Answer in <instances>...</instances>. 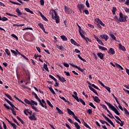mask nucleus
Here are the masks:
<instances>
[{"label":"nucleus","instance_id":"bf43d9fd","mask_svg":"<svg viewBox=\"0 0 129 129\" xmlns=\"http://www.w3.org/2000/svg\"><path fill=\"white\" fill-rule=\"evenodd\" d=\"M29 109H25L24 110V113H25V115L28 116V113H27V112H28V111H29Z\"/></svg>","mask_w":129,"mask_h":129},{"label":"nucleus","instance_id":"a18cd8bd","mask_svg":"<svg viewBox=\"0 0 129 129\" xmlns=\"http://www.w3.org/2000/svg\"><path fill=\"white\" fill-rule=\"evenodd\" d=\"M84 125L86 126V127H87V128L91 129V127H90L89 125L87 124V123L84 121Z\"/></svg>","mask_w":129,"mask_h":129},{"label":"nucleus","instance_id":"0eeeda50","mask_svg":"<svg viewBox=\"0 0 129 129\" xmlns=\"http://www.w3.org/2000/svg\"><path fill=\"white\" fill-rule=\"evenodd\" d=\"M64 12L66 14H68V15L72 14V10L66 6H64Z\"/></svg>","mask_w":129,"mask_h":129},{"label":"nucleus","instance_id":"7ed1b4c3","mask_svg":"<svg viewBox=\"0 0 129 129\" xmlns=\"http://www.w3.org/2000/svg\"><path fill=\"white\" fill-rule=\"evenodd\" d=\"M119 17V22H120L121 23H124L125 22H127L126 18H127V16L123 15L122 13L120 12Z\"/></svg>","mask_w":129,"mask_h":129},{"label":"nucleus","instance_id":"cd10ccee","mask_svg":"<svg viewBox=\"0 0 129 129\" xmlns=\"http://www.w3.org/2000/svg\"><path fill=\"white\" fill-rule=\"evenodd\" d=\"M5 95L8 97L9 98V99H10V100H11V101H14V100H13V98H12V96H11V95L7 94V93H5Z\"/></svg>","mask_w":129,"mask_h":129},{"label":"nucleus","instance_id":"6ab92c4d","mask_svg":"<svg viewBox=\"0 0 129 129\" xmlns=\"http://www.w3.org/2000/svg\"><path fill=\"white\" fill-rule=\"evenodd\" d=\"M4 106L7 108V109H11V111L14 112L15 111V108H10V106H7L6 104H4Z\"/></svg>","mask_w":129,"mask_h":129},{"label":"nucleus","instance_id":"79ce46f5","mask_svg":"<svg viewBox=\"0 0 129 129\" xmlns=\"http://www.w3.org/2000/svg\"><path fill=\"white\" fill-rule=\"evenodd\" d=\"M116 67H117V68H119L121 69V70H123V68H122V67H121V66L118 64V63H115Z\"/></svg>","mask_w":129,"mask_h":129},{"label":"nucleus","instance_id":"4be33fe9","mask_svg":"<svg viewBox=\"0 0 129 129\" xmlns=\"http://www.w3.org/2000/svg\"><path fill=\"white\" fill-rule=\"evenodd\" d=\"M67 110H68V112L69 113V114H70V115H73L74 116V115H75V114L74 113V112L72 111H71V110L69 108H67Z\"/></svg>","mask_w":129,"mask_h":129},{"label":"nucleus","instance_id":"a878e982","mask_svg":"<svg viewBox=\"0 0 129 129\" xmlns=\"http://www.w3.org/2000/svg\"><path fill=\"white\" fill-rule=\"evenodd\" d=\"M16 13H17L18 16H22V15L23 14L21 12V10H20V9H19V8L16 9Z\"/></svg>","mask_w":129,"mask_h":129},{"label":"nucleus","instance_id":"e2e57ef3","mask_svg":"<svg viewBox=\"0 0 129 129\" xmlns=\"http://www.w3.org/2000/svg\"><path fill=\"white\" fill-rule=\"evenodd\" d=\"M86 6L87 8H90V6L89 5V2H88V0L86 1Z\"/></svg>","mask_w":129,"mask_h":129},{"label":"nucleus","instance_id":"c85d7f7f","mask_svg":"<svg viewBox=\"0 0 129 129\" xmlns=\"http://www.w3.org/2000/svg\"><path fill=\"white\" fill-rule=\"evenodd\" d=\"M109 35H110L111 38H112V39H113V40L116 41V37H115V36H114V35H113L111 32H110Z\"/></svg>","mask_w":129,"mask_h":129},{"label":"nucleus","instance_id":"2f4dec72","mask_svg":"<svg viewBox=\"0 0 129 129\" xmlns=\"http://www.w3.org/2000/svg\"><path fill=\"white\" fill-rule=\"evenodd\" d=\"M43 67H44L45 70L47 71V72H49V69L48 68V65H47V64L44 63Z\"/></svg>","mask_w":129,"mask_h":129},{"label":"nucleus","instance_id":"1a4fd4ad","mask_svg":"<svg viewBox=\"0 0 129 129\" xmlns=\"http://www.w3.org/2000/svg\"><path fill=\"white\" fill-rule=\"evenodd\" d=\"M81 37L83 38L84 39V40H85L86 42H87V43H88V42H90V43H91L92 42V40H91V39H89L88 37H86L83 34H81Z\"/></svg>","mask_w":129,"mask_h":129},{"label":"nucleus","instance_id":"72a5a7b5","mask_svg":"<svg viewBox=\"0 0 129 129\" xmlns=\"http://www.w3.org/2000/svg\"><path fill=\"white\" fill-rule=\"evenodd\" d=\"M48 89L50 90V91L52 92V94H54V95H56V93H55V91L52 87H48Z\"/></svg>","mask_w":129,"mask_h":129},{"label":"nucleus","instance_id":"3c124183","mask_svg":"<svg viewBox=\"0 0 129 129\" xmlns=\"http://www.w3.org/2000/svg\"><path fill=\"white\" fill-rule=\"evenodd\" d=\"M10 124L11 125H12V126H13V128L17 129V125H16V124L11 122V123Z\"/></svg>","mask_w":129,"mask_h":129},{"label":"nucleus","instance_id":"5fc2aeb1","mask_svg":"<svg viewBox=\"0 0 129 129\" xmlns=\"http://www.w3.org/2000/svg\"><path fill=\"white\" fill-rule=\"evenodd\" d=\"M89 105H90V106H91V107H93V108H94V109L96 108V107H95V106L93 105V103H92V102L90 103L89 104Z\"/></svg>","mask_w":129,"mask_h":129},{"label":"nucleus","instance_id":"37998d69","mask_svg":"<svg viewBox=\"0 0 129 129\" xmlns=\"http://www.w3.org/2000/svg\"><path fill=\"white\" fill-rule=\"evenodd\" d=\"M46 102L47 103V104H48L49 106H50V107H51L52 108H53V105H52V104H51V102H50V101H49L48 100H47L46 101Z\"/></svg>","mask_w":129,"mask_h":129},{"label":"nucleus","instance_id":"aec40b11","mask_svg":"<svg viewBox=\"0 0 129 129\" xmlns=\"http://www.w3.org/2000/svg\"><path fill=\"white\" fill-rule=\"evenodd\" d=\"M97 56L98 57H99L100 58V59H101V60H103V53H101V52H98L97 53Z\"/></svg>","mask_w":129,"mask_h":129},{"label":"nucleus","instance_id":"f257e3e1","mask_svg":"<svg viewBox=\"0 0 129 129\" xmlns=\"http://www.w3.org/2000/svg\"><path fill=\"white\" fill-rule=\"evenodd\" d=\"M50 15L51 16L53 20H55L56 24H59L60 23V19L58 14L55 10L52 9L50 11Z\"/></svg>","mask_w":129,"mask_h":129},{"label":"nucleus","instance_id":"423d86ee","mask_svg":"<svg viewBox=\"0 0 129 129\" xmlns=\"http://www.w3.org/2000/svg\"><path fill=\"white\" fill-rule=\"evenodd\" d=\"M24 102H25V103H27V104H29V105L31 104V103H33L34 104H35V105H38V103L33 100H31V101H30L27 99H25Z\"/></svg>","mask_w":129,"mask_h":129},{"label":"nucleus","instance_id":"6e6d98bb","mask_svg":"<svg viewBox=\"0 0 129 129\" xmlns=\"http://www.w3.org/2000/svg\"><path fill=\"white\" fill-rule=\"evenodd\" d=\"M8 20L9 19L6 17H3L2 18H1V21H3V22H6V21H8Z\"/></svg>","mask_w":129,"mask_h":129},{"label":"nucleus","instance_id":"9b49d317","mask_svg":"<svg viewBox=\"0 0 129 129\" xmlns=\"http://www.w3.org/2000/svg\"><path fill=\"white\" fill-rule=\"evenodd\" d=\"M108 54L109 55H114L115 54V51H114V49L112 48H110L108 51Z\"/></svg>","mask_w":129,"mask_h":129},{"label":"nucleus","instance_id":"052dcab7","mask_svg":"<svg viewBox=\"0 0 129 129\" xmlns=\"http://www.w3.org/2000/svg\"><path fill=\"white\" fill-rule=\"evenodd\" d=\"M32 95H34L35 96V98H36V99H37V98H38L39 97H38V95H37V94H36V93L33 92L32 93Z\"/></svg>","mask_w":129,"mask_h":129},{"label":"nucleus","instance_id":"338daca9","mask_svg":"<svg viewBox=\"0 0 129 129\" xmlns=\"http://www.w3.org/2000/svg\"><path fill=\"white\" fill-rule=\"evenodd\" d=\"M42 19H43L44 20V21H45V22H48V20L47 19V18H46V17H45V16H42V17H41Z\"/></svg>","mask_w":129,"mask_h":129},{"label":"nucleus","instance_id":"f8f14e48","mask_svg":"<svg viewBox=\"0 0 129 129\" xmlns=\"http://www.w3.org/2000/svg\"><path fill=\"white\" fill-rule=\"evenodd\" d=\"M102 115L104 117V118H105L106 120L108 121V122H109L110 124L113 123L112 121H111V120H110L108 117L105 116L104 114L102 113Z\"/></svg>","mask_w":129,"mask_h":129},{"label":"nucleus","instance_id":"4468645a","mask_svg":"<svg viewBox=\"0 0 129 129\" xmlns=\"http://www.w3.org/2000/svg\"><path fill=\"white\" fill-rule=\"evenodd\" d=\"M92 98H93L94 101L96 102L97 103H99L100 102V99L97 96L94 97V96H92Z\"/></svg>","mask_w":129,"mask_h":129},{"label":"nucleus","instance_id":"393cba45","mask_svg":"<svg viewBox=\"0 0 129 129\" xmlns=\"http://www.w3.org/2000/svg\"><path fill=\"white\" fill-rule=\"evenodd\" d=\"M56 110H57L58 113L59 114H64V112H63V111L60 109V108H58V107H56Z\"/></svg>","mask_w":129,"mask_h":129},{"label":"nucleus","instance_id":"7c9ffc66","mask_svg":"<svg viewBox=\"0 0 129 129\" xmlns=\"http://www.w3.org/2000/svg\"><path fill=\"white\" fill-rule=\"evenodd\" d=\"M25 11L27 12V13H30L32 15L34 14V12H33V11H31V10H30V9H29V8H25Z\"/></svg>","mask_w":129,"mask_h":129},{"label":"nucleus","instance_id":"ea45409f","mask_svg":"<svg viewBox=\"0 0 129 129\" xmlns=\"http://www.w3.org/2000/svg\"><path fill=\"white\" fill-rule=\"evenodd\" d=\"M75 126L76 127L77 129H81L80 128V125H79V124H78V123L77 122H75Z\"/></svg>","mask_w":129,"mask_h":129},{"label":"nucleus","instance_id":"69168bd1","mask_svg":"<svg viewBox=\"0 0 129 129\" xmlns=\"http://www.w3.org/2000/svg\"><path fill=\"white\" fill-rule=\"evenodd\" d=\"M84 13H85L86 15H89V11H88V10H84Z\"/></svg>","mask_w":129,"mask_h":129},{"label":"nucleus","instance_id":"c756f323","mask_svg":"<svg viewBox=\"0 0 129 129\" xmlns=\"http://www.w3.org/2000/svg\"><path fill=\"white\" fill-rule=\"evenodd\" d=\"M73 117L76 120H77V121H78V122H79V123H81V121L79 119H78V116L75 115L73 116Z\"/></svg>","mask_w":129,"mask_h":129},{"label":"nucleus","instance_id":"20e7f679","mask_svg":"<svg viewBox=\"0 0 129 129\" xmlns=\"http://www.w3.org/2000/svg\"><path fill=\"white\" fill-rule=\"evenodd\" d=\"M77 8L79 11L80 14H82V11L84 10V8H85V6L82 4H78L77 6Z\"/></svg>","mask_w":129,"mask_h":129},{"label":"nucleus","instance_id":"6e6552de","mask_svg":"<svg viewBox=\"0 0 129 129\" xmlns=\"http://www.w3.org/2000/svg\"><path fill=\"white\" fill-rule=\"evenodd\" d=\"M70 65H71V66H73L74 67V68H76L77 69L79 70V71H81V72H84V70L81 69V68H80V67L75 66V64H74L73 63H71Z\"/></svg>","mask_w":129,"mask_h":129},{"label":"nucleus","instance_id":"603ef678","mask_svg":"<svg viewBox=\"0 0 129 129\" xmlns=\"http://www.w3.org/2000/svg\"><path fill=\"white\" fill-rule=\"evenodd\" d=\"M80 102L82 103L83 105H86L85 102L81 98H80Z\"/></svg>","mask_w":129,"mask_h":129},{"label":"nucleus","instance_id":"b1692460","mask_svg":"<svg viewBox=\"0 0 129 129\" xmlns=\"http://www.w3.org/2000/svg\"><path fill=\"white\" fill-rule=\"evenodd\" d=\"M25 26V24H20L19 23L18 24H13V27H24Z\"/></svg>","mask_w":129,"mask_h":129},{"label":"nucleus","instance_id":"c9c22d12","mask_svg":"<svg viewBox=\"0 0 129 129\" xmlns=\"http://www.w3.org/2000/svg\"><path fill=\"white\" fill-rule=\"evenodd\" d=\"M49 78H51V79H52V80H54V81H55V82H57V80L53 76H52L51 75H49Z\"/></svg>","mask_w":129,"mask_h":129},{"label":"nucleus","instance_id":"4c0bfd02","mask_svg":"<svg viewBox=\"0 0 129 129\" xmlns=\"http://www.w3.org/2000/svg\"><path fill=\"white\" fill-rule=\"evenodd\" d=\"M123 110L125 112V114H126V115H127V116H129V112H128L127 109H126V108H124Z\"/></svg>","mask_w":129,"mask_h":129},{"label":"nucleus","instance_id":"58836bf2","mask_svg":"<svg viewBox=\"0 0 129 129\" xmlns=\"http://www.w3.org/2000/svg\"><path fill=\"white\" fill-rule=\"evenodd\" d=\"M78 58H79L80 59V60H81L83 62H86V60L84 59L83 58H82V57H81V56H80V54H78Z\"/></svg>","mask_w":129,"mask_h":129},{"label":"nucleus","instance_id":"8fccbe9b","mask_svg":"<svg viewBox=\"0 0 129 129\" xmlns=\"http://www.w3.org/2000/svg\"><path fill=\"white\" fill-rule=\"evenodd\" d=\"M77 26L79 28V33H80V35H82V34L81 33V27L80 26H79V25H78V24H77Z\"/></svg>","mask_w":129,"mask_h":129},{"label":"nucleus","instance_id":"a19ab883","mask_svg":"<svg viewBox=\"0 0 129 129\" xmlns=\"http://www.w3.org/2000/svg\"><path fill=\"white\" fill-rule=\"evenodd\" d=\"M117 11L116 7H113L112 10V13L113 15H115V11Z\"/></svg>","mask_w":129,"mask_h":129},{"label":"nucleus","instance_id":"9d476101","mask_svg":"<svg viewBox=\"0 0 129 129\" xmlns=\"http://www.w3.org/2000/svg\"><path fill=\"white\" fill-rule=\"evenodd\" d=\"M74 95H73L72 96V97L75 98V99H76V100H77L78 102H79V101H80V100L79 98H78V96H77V92H76V91L74 92Z\"/></svg>","mask_w":129,"mask_h":129},{"label":"nucleus","instance_id":"2eb2a0df","mask_svg":"<svg viewBox=\"0 0 129 129\" xmlns=\"http://www.w3.org/2000/svg\"><path fill=\"white\" fill-rule=\"evenodd\" d=\"M88 87L89 89L91 90V91H93V92L95 93V94H96V95H97V96H99L98 93H97V92L95 89H94L93 88H92L90 86H89Z\"/></svg>","mask_w":129,"mask_h":129},{"label":"nucleus","instance_id":"4d7b16f0","mask_svg":"<svg viewBox=\"0 0 129 129\" xmlns=\"http://www.w3.org/2000/svg\"><path fill=\"white\" fill-rule=\"evenodd\" d=\"M57 48L59 49V50H64V47L62 46V45L61 46H59V45H57Z\"/></svg>","mask_w":129,"mask_h":129},{"label":"nucleus","instance_id":"09e8293b","mask_svg":"<svg viewBox=\"0 0 129 129\" xmlns=\"http://www.w3.org/2000/svg\"><path fill=\"white\" fill-rule=\"evenodd\" d=\"M100 106H101V107H102L104 109H105V110H106V109H107V107H106V106H105V105L102 104H100Z\"/></svg>","mask_w":129,"mask_h":129},{"label":"nucleus","instance_id":"473e14b6","mask_svg":"<svg viewBox=\"0 0 129 129\" xmlns=\"http://www.w3.org/2000/svg\"><path fill=\"white\" fill-rule=\"evenodd\" d=\"M60 38L63 40V41H68V39L65 35H61Z\"/></svg>","mask_w":129,"mask_h":129},{"label":"nucleus","instance_id":"a211bd4d","mask_svg":"<svg viewBox=\"0 0 129 129\" xmlns=\"http://www.w3.org/2000/svg\"><path fill=\"white\" fill-rule=\"evenodd\" d=\"M71 42L72 44H74L75 46H77V47H79V46H80V44H79L77 42H76V41H75V40H74V39H71Z\"/></svg>","mask_w":129,"mask_h":129},{"label":"nucleus","instance_id":"0e129e2a","mask_svg":"<svg viewBox=\"0 0 129 129\" xmlns=\"http://www.w3.org/2000/svg\"><path fill=\"white\" fill-rule=\"evenodd\" d=\"M40 3L41 6H44V5H45V1H44V0H40Z\"/></svg>","mask_w":129,"mask_h":129},{"label":"nucleus","instance_id":"bb28decb","mask_svg":"<svg viewBox=\"0 0 129 129\" xmlns=\"http://www.w3.org/2000/svg\"><path fill=\"white\" fill-rule=\"evenodd\" d=\"M16 118H17V119H18V120H19V121H20V122L22 123V124H25V122L24 121V120H23V119H22L21 118H20V117H19V116H16Z\"/></svg>","mask_w":129,"mask_h":129},{"label":"nucleus","instance_id":"c03bdc74","mask_svg":"<svg viewBox=\"0 0 129 129\" xmlns=\"http://www.w3.org/2000/svg\"><path fill=\"white\" fill-rule=\"evenodd\" d=\"M97 41L100 44V45H102V46H104V43H103L101 40L99 39Z\"/></svg>","mask_w":129,"mask_h":129},{"label":"nucleus","instance_id":"ddd939ff","mask_svg":"<svg viewBox=\"0 0 129 129\" xmlns=\"http://www.w3.org/2000/svg\"><path fill=\"white\" fill-rule=\"evenodd\" d=\"M56 77H58V80H59V81H60V82H66V80H65V78H64V77H60V76H59V75H56Z\"/></svg>","mask_w":129,"mask_h":129},{"label":"nucleus","instance_id":"f03ea898","mask_svg":"<svg viewBox=\"0 0 129 129\" xmlns=\"http://www.w3.org/2000/svg\"><path fill=\"white\" fill-rule=\"evenodd\" d=\"M105 102L106 104H107L109 108H111V110L114 111V112L117 114V115H119L120 114L119 113V112H118V110H117V109L115 108L113 105H112L110 103H108L106 102V101H104Z\"/></svg>","mask_w":129,"mask_h":129},{"label":"nucleus","instance_id":"de8ad7c7","mask_svg":"<svg viewBox=\"0 0 129 129\" xmlns=\"http://www.w3.org/2000/svg\"><path fill=\"white\" fill-rule=\"evenodd\" d=\"M11 52L12 53H13V54H14L15 56H18V52H16V51L13 50V49H11Z\"/></svg>","mask_w":129,"mask_h":129},{"label":"nucleus","instance_id":"dca6fc26","mask_svg":"<svg viewBox=\"0 0 129 129\" xmlns=\"http://www.w3.org/2000/svg\"><path fill=\"white\" fill-rule=\"evenodd\" d=\"M100 37L102 39H104L105 41H107V40H108V39H109V37H108V35H107L106 34H104L103 35H100Z\"/></svg>","mask_w":129,"mask_h":129},{"label":"nucleus","instance_id":"412c9836","mask_svg":"<svg viewBox=\"0 0 129 129\" xmlns=\"http://www.w3.org/2000/svg\"><path fill=\"white\" fill-rule=\"evenodd\" d=\"M119 49H120V50H121V51H126L125 47L122 46V45H121V43L119 44Z\"/></svg>","mask_w":129,"mask_h":129},{"label":"nucleus","instance_id":"774afa93","mask_svg":"<svg viewBox=\"0 0 129 129\" xmlns=\"http://www.w3.org/2000/svg\"><path fill=\"white\" fill-rule=\"evenodd\" d=\"M63 66H64V67H66L67 68H69V64L66 63V62H64L63 63Z\"/></svg>","mask_w":129,"mask_h":129},{"label":"nucleus","instance_id":"49530a36","mask_svg":"<svg viewBox=\"0 0 129 129\" xmlns=\"http://www.w3.org/2000/svg\"><path fill=\"white\" fill-rule=\"evenodd\" d=\"M38 25L39 26V27L40 28V29H41V30L42 29H44V25L42 23H38Z\"/></svg>","mask_w":129,"mask_h":129},{"label":"nucleus","instance_id":"f704fd0d","mask_svg":"<svg viewBox=\"0 0 129 129\" xmlns=\"http://www.w3.org/2000/svg\"><path fill=\"white\" fill-rule=\"evenodd\" d=\"M5 53L8 55V56H11V52L9 50V49L6 48L5 49Z\"/></svg>","mask_w":129,"mask_h":129},{"label":"nucleus","instance_id":"864d4df0","mask_svg":"<svg viewBox=\"0 0 129 129\" xmlns=\"http://www.w3.org/2000/svg\"><path fill=\"white\" fill-rule=\"evenodd\" d=\"M68 121H69V122H70V123H73V124H74V125H75V122H74V121H73V120H72V119H71V118H69L68 119Z\"/></svg>","mask_w":129,"mask_h":129},{"label":"nucleus","instance_id":"680f3d73","mask_svg":"<svg viewBox=\"0 0 129 129\" xmlns=\"http://www.w3.org/2000/svg\"><path fill=\"white\" fill-rule=\"evenodd\" d=\"M11 36H12V37H13V38H15V39H16V40H19V38L15 34H12Z\"/></svg>","mask_w":129,"mask_h":129},{"label":"nucleus","instance_id":"39448f33","mask_svg":"<svg viewBox=\"0 0 129 129\" xmlns=\"http://www.w3.org/2000/svg\"><path fill=\"white\" fill-rule=\"evenodd\" d=\"M98 82H99V84H100V85H101V86L104 87V88H105V89L106 90H107V91H108L109 93H110V92H111V91L110 90V88H109V87H107V86L104 85V84H103L102 82L100 81V80H98Z\"/></svg>","mask_w":129,"mask_h":129},{"label":"nucleus","instance_id":"e433bc0d","mask_svg":"<svg viewBox=\"0 0 129 129\" xmlns=\"http://www.w3.org/2000/svg\"><path fill=\"white\" fill-rule=\"evenodd\" d=\"M92 87H93L94 88H95V89H97V90H99V91H100V89L98 88V87L97 86H96L95 85H94V84H92L91 85Z\"/></svg>","mask_w":129,"mask_h":129},{"label":"nucleus","instance_id":"f3484780","mask_svg":"<svg viewBox=\"0 0 129 129\" xmlns=\"http://www.w3.org/2000/svg\"><path fill=\"white\" fill-rule=\"evenodd\" d=\"M30 120H37V118L35 116V113H33V114L32 116L29 117Z\"/></svg>","mask_w":129,"mask_h":129},{"label":"nucleus","instance_id":"13d9d810","mask_svg":"<svg viewBox=\"0 0 129 129\" xmlns=\"http://www.w3.org/2000/svg\"><path fill=\"white\" fill-rule=\"evenodd\" d=\"M87 112L89 114H92V110H91V109H89L87 110Z\"/></svg>","mask_w":129,"mask_h":129},{"label":"nucleus","instance_id":"5701e85b","mask_svg":"<svg viewBox=\"0 0 129 129\" xmlns=\"http://www.w3.org/2000/svg\"><path fill=\"white\" fill-rule=\"evenodd\" d=\"M98 47H99V49L100 50H102V51H107V48H106V47L101 46L99 45H98Z\"/></svg>","mask_w":129,"mask_h":129}]
</instances>
